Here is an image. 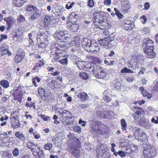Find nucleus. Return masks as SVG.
<instances>
[{
    "mask_svg": "<svg viewBox=\"0 0 158 158\" xmlns=\"http://www.w3.org/2000/svg\"><path fill=\"white\" fill-rule=\"evenodd\" d=\"M4 19L6 20L9 28L11 27L15 22L14 19L11 17H9L6 19Z\"/></svg>",
    "mask_w": 158,
    "mask_h": 158,
    "instance_id": "16",
    "label": "nucleus"
},
{
    "mask_svg": "<svg viewBox=\"0 0 158 158\" xmlns=\"http://www.w3.org/2000/svg\"><path fill=\"white\" fill-rule=\"evenodd\" d=\"M86 63L85 62L78 61L77 62V67L81 70H83L85 69Z\"/></svg>",
    "mask_w": 158,
    "mask_h": 158,
    "instance_id": "21",
    "label": "nucleus"
},
{
    "mask_svg": "<svg viewBox=\"0 0 158 158\" xmlns=\"http://www.w3.org/2000/svg\"><path fill=\"white\" fill-rule=\"evenodd\" d=\"M105 25V23L104 22L103 24L99 25V28L101 29H106L108 28L107 26V25Z\"/></svg>",
    "mask_w": 158,
    "mask_h": 158,
    "instance_id": "58",
    "label": "nucleus"
},
{
    "mask_svg": "<svg viewBox=\"0 0 158 158\" xmlns=\"http://www.w3.org/2000/svg\"><path fill=\"white\" fill-rule=\"evenodd\" d=\"M39 10L38 9H36L34 11L35 12L34 13L33 15H31L29 18V20L31 22H32L40 17L41 16V14L39 12Z\"/></svg>",
    "mask_w": 158,
    "mask_h": 158,
    "instance_id": "13",
    "label": "nucleus"
},
{
    "mask_svg": "<svg viewBox=\"0 0 158 158\" xmlns=\"http://www.w3.org/2000/svg\"><path fill=\"white\" fill-rule=\"evenodd\" d=\"M69 17L71 18L72 17H73L75 19H77L78 18V16L76 14L74 13H73L71 14L70 15H69Z\"/></svg>",
    "mask_w": 158,
    "mask_h": 158,
    "instance_id": "60",
    "label": "nucleus"
},
{
    "mask_svg": "<svg viewBox=\"0 0 158 158\" xmlns=\"http://www.w3.org/2000/svg\"><path fill=\"white\" fill-rule=\"evenodd\" d=\"M69 37L67 36L66 34L64 33L60 38L59 42L66 43L69 41Z\"/></svg>",
    "mask_w": 158,
    "mask_h": 158,
    "instance_id": "25",
    "label": "nucleus"
},
{
    "mask_svg": "<svg viewBox=\"0 0 158 158\" xmlns=\"http://www.w3.org/2000/svg\"><path fill=\"white\" fill-rule=\"evenodd\" d=\"M13 38L14 40H16L18 42L20 41L21 40V39L20 37L19 36L17 35L16 34H14L13 35Z\"/></svg>",
    "mask_w": 158,
    "mask_h": 158,
    "instance_id": "53",
    "label": "nucleus"
},
{
    "mask_svg": "<svg viewBox=\"0 0 158 158\" xmlns=\"http://www.w3.org/2000/svg\"><path fill=\"white\" fill-rule=\"evenodd\" d=\"M26 147L28 148H31V147H36V145L34 144L32 142H29L27 143L26 144Z\"/></svg>",
    "mask_w": 158,
    "mask_h": 158,
    "instance_id": "52",
    "label": "nucleus"
},
{
    "mask_svg": "<svg viewBox=\"0 0 158 158\" xmlns=\"http://www.w3.org/2000/svg\"><path fill=\"white\" fill-rule=\"evenodd\" d=\"M15 135L16 137L21 140L23 141L25 140V136L21 132H16L15 133Z\"/></svg>",
    "mask_w": 158,
    "mask_h": 158,
    "instance_id": "27",
    "label": "nucleus"
},
{
    "mask_svg": "<svg viewBox=\"0 0 158 158\" xmlns=\"http://www.w3.org/2000/svg\"><path fill=\"white\" fill-rule=\"evenodd\" d=\"M35 153L38 156V158H45L44 154L42 150L38 152H36Z\"/></svg>",
    "mask_w": 158,
    "mask_h": 158,
    "instance_id": "43",
    "label": "nucleus"
},
{
    "mask_svg": "<svg viewBox=\"0 0 158 158\" xmlns=\"http://www.w3.org/2000/svg\"><path fill=\"white\" fill-rule=\"evenodd\" d=\"M53 145L52 143H48L45 144L44 146V148L46 150H47L50 151V152H53L52 149Z\"/></svg>",
    "mask_w": 158,
    "mask_h": 158,
    "instance_id": "23",
    "label": "nucleus"
},
{
    "mask_svg": "<svg viewBox=\"0 0 158 158\" xmlns=\"http://www.w3.org/2000/svg\"><path fill=\"white\" fill-rule=\"evenodd\" d=\"M103 69L102 67L99 65H95L93 67L92 71L94 74L97 75L98 72L103 71Z\"/></svg>",
    "mask_w": 158,
    "mask_h": 158,
    "instance_id": "19",
    "label": "nucleus"
},
{
    "mask_svg": "<svg viewBox=\"0 0 158 158\" xmlns=\"http://www.w3.org/2000/svg\"><path fill=\"white\" fill-rule=\"evenodd\" d=\"M137 149H138L137 146L136 145L132 144V146H131V149H126V151H127V150H130V152L131 151V150L132 151H135V150H137ZM129 151H128V152H126V153H127V154L128 153L129 154Z\"/></svg>",
    "mask_w": 158,
    "mask_h": 158,
    "instance_id": "41",
    "label": "nucleus"
},
{
    "mask_svg": "<svg viewBox=\"0 0 158 158\" xmlns=\"http://www.w3.org/2000/svg\"><path fill=\"white\" fill-rule=\"evenodd\" d=\"M89 105L88 104H80L79 105V107L81 109H85L89 107Z\"/></svg>",
    "mask_w": 158,
    "mask_h": 158,
    "instance_id": "54",
    "label": "nucleus"
},
{
    "mask_svg": "<svg viewBox=\"0 0 158 158\" xmlns=\"http://www.w3.org/2000/svg\"><path fill=\"white\" fill-rule=\"evenodd\" d=\"M46 38V36L45 32L42 30H40L37 33V41L41 40H42L45 39Z\"/></svg>",
    "mask_w": 158,
    "mask_h": 158,
    "instance_id": "12",
    "label": "nucleus"
},
{
    "mask_svg": "<svg viewBox=\"0 0 158 158\" xmlns=\"http://www.w3.org/2000/svg\"><path fill=\"white\" fill-rule=\"evenodd\" d=\"M80 75L81 78L85 80H86V79H87L89 77V76L85 72H81Z\"/></svg>",
    "mask_w": 158,
    "mask_h": 158,
    "instance_id": "39",
    "label": "nucleus"
},
{
    "mask_svg": "<svg viewBox=\"0 0 158 158\" xmlns=\"http://www.w3.org/2000/svg\"><path fill=\"white\" fill-rule=\"evenodd\" d=\"M71 112H70L69 111L66 110H64L61 113L62 115L64 117H65V116H64V115H68L70 114V113Z\"/></svg>",
    "mask_w": 158,
    "mask_h": 158,
    "instance_id": "62",
    "label": "nucleus"
},
{
    "mask_svg": "<svg viewBox=\"0 0 158 158\" xmlns=\"http://www.w3.org/2000/svg\"><path fill=\"white\" fill-rule=\"evenodd\" d=\"M68 59L67 58H65L62 59H61L60 61V62L61 64L66 65H67L68 62Z\"/></svg>",
    "mask_w": 158,
    "mask_h": 158,
    "instance_id": "48",
    "label": "nucleus"
},
{
    "mask_svg": "<svg viewBox=\"0 0 158 158\" xmlns=\"http://www.w3.org/2000/svg\"><path fill=\"white\" fill-rule=\"evenodd\" d=\"M74 129L76 132L80 133L81 132V128L79 126H75Z\"/></svg>",
    "mask_w": 158,
    "mask_h": 158,
    "instance_id": "63",
    "label": "nucleus"
},
{
    "mask_svg": "<svg viewBox=\"0 0 158 158\" xmlns=\"http://www.w3.org/2000/svg\"><path fill=\"white\" fill-rule=\"evenodd\" d=\"M139 89L144 97H147L148 99L151 98L152 97V95L151 94L149 93L146 90L144 89L143 86L139 88Z\"/></svg>",
    "mask_w": 158,
    "mask_h": 158,
    "instance_id": "14",
    "label": "nucleus"
},
{
    "mask_svg": "<svg viewBox=\"0 0 158 158\" xmlns=\"http://www.w3.org/2000/svg\"><path fill=\"white\" fill-rule=\"evenodd\" d=\"M45 91L44 89L41 88H39L38 89V94L40 96L44 95Z\"/></svg>",
    "mask_w": 158,
    "mask_h": 158,
    "instance_id": "50",
    "label": "nucleus"
},
{
    "mask_svg": "<svg viewBox=\"0 0 158 158\" xmlns=\"http://www.w3.org/2000/svg\"><path fill=\"white\" fill-rule=\"evenodd\" d=\"M114 10L115 11V14L118 19H120L123 18V15L118 9L116 8H114Z\"/></svg>",
    "mask_w": 158,
    "mask_h": 158,
    "instance_id": "35",
    "label": "nucleus"
},
{
    "mask_svg": "<svg viewBox=\"0 0 158 158\" xmlns=\"http://www.w3.org/2000/svg\"><path fill=\"white\" fill-rule=\"evenodd\" d=\"M71 27L74 31H77L79 27L78 25L77 24H73L71 26Z\"/></svg>",
    "mask_w": 158,
    "mask_h": 158,
    "instance_id": "49",
    "label": "nucleus"
},
{
    "mask_svg": "<svg viewBox=\"0 0 158 158\" xmlns=\"http://www.w3.org/2000/svg\"><path fill=\"white\" fill-rule=\"evenodd\" d=\"M140 19L142 22L143 24L145 23L147 20V19L145 15H142L140 17Z\"/></svg>",
    "mask_w": 158,
    "mask_h": 158,
    "instance_id": "59",
    "label": "nucleus"
},
{
    "mask_svg": "<svg viewBox=\"0 0 158 158\" xmlns=\"http://www.w3.org/2000/svg\"><path fill=\"white\" fill-rule=\"evenodd\" d=\"M56 82L55 80H52L49 84V86L52 89H54L56 88Z\"/></svg>",
    "mask_w": 158,
    "mask_h": 158,
    "instance_id": "45",
    "label": "nucleus"
},
{
    "mask_svg": "<svg viewBox=\"0 0 158 158\" xmlns=\"http://www.w3.org/2000/svg\"><path fill=\"white\" fill-rule=\"evenodd\" d=\"M90 24V21H85L83 23V26L85 27H88Z\"/></svg>",
    "mask_w": 158,
    "mask_h": 158,
    "instance_id": "61",
    "label": "nucleus"
},
{
    "mask_svg": "<svg viewBox=\"0 0 158 158\" xmlns=\"http://www.w3.org/2000/svg\"><path fill=\"white\" fill-rule=\"evenodd\" d=\"M107 112L103 110H98L97 112V114L98 116L100 118H106V117Z\"/></svg>",
    "mask_w": 158,
    "mask_h": 158,
    "instance_id": "18",
    "label": "nucleus"
},
{
    "mask_svg": "<svg viewBox=\"0 0 158 158\" xmlns=\"http://www.w3.org/2000/svg\"><path fill=\"white\" fill-rule=\"evenodd\" d=\"M141 113L139 111H137L133 114V116L135 120H137L141 117Z\"/></svg>",
    "mask_w": 158,
    "mask_h": 158,
    "instance_id": "34",
    "label": "nucleus"
},
{
    "mask_svg": "<svg viewBox=\"0 0 158 158\" xmlns=\"http://www.w3.org/2000/svg\"><path fill=\"white\" fill-rule=\"evenodd\" d=\"M130 8V6L129 4L127 3H125L123 6L122 9L125 12H128Z\"/></svg>",
    "mask_w": 158,
    "mask_h": 158,
    "instance_id": "36",
    "label": "nucleus"
},
{
    "mask_svg": "<svg viewBox=\"0 0 158 158\" xmlns=\"http://www.w3.org/2000/svg\"><path fill=\"white\" fill-rule=\"evenodd\" d=\"M133 22L129 20H126L124 21L123 26L124 28L127 30H131L134 26Z\"/></svg>",
    "mask_w": 158,
    "mask_h": 158,
    "instance_id": "8",
    "label": "nucleus"
},
{
    "mask_svg": "<svg viewBox=\"0 0 158 158\" xmlns=\"http://www.w3.org/2000/svg\"><path fill=\"white\" fill-rule=\"evenodd\" d=\"M120 123L122 130L123 131L126 130L127 128V124L124 119H122L121 120Z\"/></svg>",
    "mask_w": 158,
    "mask_h": 158,
    "instance_id": "31",
    "label": "nucleus"
},
{
    "mask_svg": "<svg viewBox=\"0 0 158 158\" xmlns=\"http://www.w3.org/2000/svg\"><path fill=\"white\" fill-rule=\"evenodd\" d=\"M122 73H133V72L131 70L127 68H125L123 69L121 71Z\"/></svg>",
    "mask_w": 158,
    "mask_h": 158,
    "instance_id": "47",
    "label": "nucleus"
},
{
    "mask_svg": "<svg viewBox=\"0 0 158 158\" xmlns=\"http://www.w3.org/2000/svg\"><path fill=\"white\" fill-rule=\"evenodd\" d=\"M111 38H105L98 40V43L101 45L105 47L106 48H108L111 47L112 42L113 41Z\"/></svg>",
    "mask_w": 158,
    "mask_h": 158,
    "instance_id": "5",
    "label": "nucleus"
},
{
    "mask_svg": "<svg viewBox=\"0 0 158 158\" xmlns=\"http://www.w3.org/2000/svg\"><path fill=\"white\" fill-rule=\"evenodd\" d=\"M0 85L4 88H7L9 86V84L7 81L5 80L1 81Z\"/></svg>",
    "mask_w": 158,
    "mask_h": 158,
    "instance_id": "38",
    "label": "nucleus"
},
{
    "mask_svg": "<svg viewBox=\"0 0 158 158\" xmlns=\"http://www.w3.org/2000/svg\"><path fill=\"white\" fill-rule=\"evenodd\" d=\"M26 9L27 11L31 12L33 10L34 11L35 9H37V8L35 6L32 5L31 4H29L27 6Z\"/></svg>",
    "mask_w": 158,
    "mask_h": 158,
    "instance_id": "33",
    "label": "nucleus"
},
{
    "mask_svg": "<svg viewBox=\"0 0 158 158\" xmlns=\"http://www.w3.org/2000/svg\"><path fill=\"white\" fill-rule=\"evenodd\" d=\"M94 19L96 21H98V20H101L102 17V15L98 12L94 13Z\"/></svg>",
    "mask_w": 158,
    "mask_h": 158,
    "instance_id": "30",
    "label": "nucleus"
},
{
    "mask_svg": "<svg viewBox=\"0 0 158 158\" xmlns=\"http://www.w3.org/2000/svg\"><path fill=\"white\" fill-rule=\"evenodd\" d=\"M18 20H19V22H23L25 20V18L23 15H20L19 16V17L18 18Z\"/></svg>",
    "mask_w": 158,
    "mask_h": 158,
    "instance_id": "64",
    "label": "nucleus"
},
{
    "mask_svg": "<svg viewBox=\"0 0 158 158\" xmlns=\"http://www.w3.org/2000/svg\"><path fill=\"white\" fill-rule=\"evenodd\" d=\"M106 73L103 70V71L98 72V74L97 75H95V76L98 78H103L106 76Z\"/></svg>",
    "mask_w": 158,
    "mask_h": 158,
    "instance_id": "37",
    "label": "nucleus"
},
{
    "mask_svg": "<svg viewBox=\"0 0 158 158\" xmlns=\"http://www.w3.org/2000/svg\"><path fill=\"white\" fill-rule=\"evenodd\" d=\"M140 142H145L147 140V137L146 134L144 132H142L139 139Z\"/></svg>",
    "mask_w": 158,
    "mask_h": 158,
    "instance_id": "22",
    "label": "nucleus"
},
{
    "mask_svg": "<svg viewBox=\"0 0 158 158\" xmlns=\"http://www.w3.org/2000/svg\"><path fill=\"white\" fill-rule=\"evenodd\" d=\"M41 79V78L39 77H36L33 78L32 80V82L34 84V85L35 87H36L37 86L36 84V81L37 82H39L40 81Z\"/></svg>",
    "mask_w": 158,
    "mask_h": 158,
    "instance_id": "40",
    "label": "nucleus"
},
{
    "mask_svg": "<svg viewBox=\"0 0 158 158\" xmlns=\"http://www.w3.org/2000/svg\"><path fill=\"white\" fill-rule=\"evenodd\" d=\"M9 49V47L8 45L6 44H4L2 45L0 48V52H1V53H4L6 52V51Z\"/></svg>",
    "mask_w": 158,
    "mask_h": 158,
    "instance_id": "32",
    "label": "nucleus"
},
{
    "mask_svg": "<svg viewBox=\"0 0 158 158\" xmlns=\"http://www.w3.org/2000/svg\"><path fill=\"white\" fill-rule=\"evenodd\" d=\"M10 123L12 127L14 129L19 128L20 125L19 120L16 117H11Z\"/></svg>",
    "mask_w": 158,
    "mask_h": 158,
    "instance_id": "7",
    "label": "nucleus"
},
{
    "mask_svg": "<svg viewBox=\"0 0 158 158\" xmlns=\"http://www.w3.org/2000/svg\"><path fill=\"white\" fill-rule=\"evenodd\" d=\"M13 154L15 156H17L19 154V150L17 148H15L13 151Z\"/></svg>",
    "mask_w": 158,
    "mask_h": 158,
    "instance_id": "51",
    "label": "nucleus"
},
{
    "mask_svg": "<svg viewBox=\"0 0 158 158\" xmlns=\"http://www.w3.org/2000/svg\"><path fill=\"white\" fill-rule=\"evenodd\" d=\"M138 123L141 126L146 128H148L150 126L149 120L145 118L140 119L138 121Z\"/></svg>",
    "mask_w": 158,
    "mask_h": 158,
    "instance_id": "10",
    "label": "nucleus"
},
{
    "mask_svg": "<svg viewBox=\"0 0 158 158\" xmlns=\"http://www.w3.org/2000/svg\"><path fill=\"white\" fill-rule=\"evenodd\" d=\"M73 140L71 148V152L74 157L78 158L80 155V141L77 137H74Z\"/></svg>",
    "mask_w": 158,
    "mask_h": 158,
    "instance_id": "2",
    "label": "nucleus"
},
{
    "mask_svg": "<svg viewBox=\"0 0 158 158\" xmlns=\"http://www.w3.org/2000/svg\"><path fill=\"white\" fill-rule=\"evenodd\" d=\"M13 4L16 7H21L24 3L21 0H13Z\"/></svg>",
    "mask_w": 158,
    "mask_h": 158,
    "instance_id": "29",
    "label": "nucleus"
},
{
    "mask_svg": "<svg viewBox=\"0 0 158 158\" xmlns=\"http://www.w3.org/2000/svg\"><path fill=\"white\" fill-rule=\"evenodd\" d=\"M87 3L88 6L90 7H92L94 6V2L93 0H88Z\"/></svg>",
    "mask_w": 158,
    "mask_h": 158,
    "instance_id": "55",
    "label": "nucleus"
},
{
    "mask_svg": "<svg viewBox=\"0 0 158 158\" xmlns=\"http://www.w3.org/2000/svg\"><path fill=\"white\" fill-rule=\"evenodd\" d=\"M24 57L23 55H16L15 58V61L17 63H18L22 60Z\"/></svg>",
    "mask_w": 158,
    "mask_h": 158,
    "instance_id": "26",
    "label": "nucleus"
},
{
    "mask_svg": "<svg viewBox=\"0 0 158 158\" xmlns=\"http://www.w3.org/2000/svg\"><path fill=\"white\" fill-rule=\"evenodd\" d=\"M143 152L144 157L147 158L154 157L156 153V148L151 145H146L144 147Z\"/></svg>",
    "mask_w": 158,
    "mask_h": 158,
    "instance_id": "4",
    "label": "nucleus"
},
{
    "mask_svg": "<svg viewBox=\"0 0 158 158\" xmlns=\"http://www.w3.org/2000/svg\"><path fill=\"white\" fill-rule=\"evenodd\" d=\"M75 2H67V4L66 5L65 8L67 9H70L72 8L73 6L74 5Z\"/></svg>",
    "mask_w": 158,
    "mask_h": 158,
    "instance_id": "42",
    "label": "nucleus"
},
{
    "mask_svg": "<svg viewBox=\"0 0 158 158\" xmlns=\"http://www.w3.org/2000/svg\"><path fill=\"white\" fill-rule=\"evenodd\" d=\"M134 129L135 131L133 134V136L135 139L138 140L142 132L140 128L137 127H135Z\"/></svg>",
    "mask_w": 158,
    "mask_h": 158,
    "instance_id": "15",
    "label": "nucleus"
},
{
    "mask_svg": "<svg viewBox=\"0 0 158 158\" xmlns=\"http://www.w3.org/2000/svg\"><path fill=\"white\" fill-rule=\"evenodd\" d=\"M81 44L85 50L89 51V49L90 45H91V41L87 38H85L81 41Z\"/></svg>",
    "mask_w": 158,
    "mask_h": 158,
    "instance_id": "9",
    "label": "nucleus"
},
{
    "mask_svg": "<svg viewBox=\"0 0 158 158\" xmlns=\"http://www.w3.org/2000/svg\"><path fill=\"white\" fill-rule=\"evenodd\" d=\"M66 47L64 44H58L55 43L52 44L51 47V49L52 51H58L57 52L60 53L61 52H60L59 51H63L65 50Z\"/></svg>",
    "mask_w": 158,
    "mask_h": 158,
    "instance_id": "6",
    "label": "nucleus"
},
{
    "mask_svg": "<svg viewBox=\"0 0 158 158\" xmlns=\"http://www.w3.org/2000/svg\"><path fill=\"white\" fill-rule=\"evenodd\" d=\"M154 43L152 40L149 38H146L143 40V47L144 52L146 54V57L150 59L154 58L156 55L153 52Z\"/></svg>",
    "mask_w": 158,
    "mask_h": 158,
    "instance_id": "1",
    "label": "nucleus"
},
{
    "mask_svg": "<svg viewBox=\"0 0 158 158\" xmlns=\"http://www.w3.org/2000/svg\"><path fill=\"white\" fill-rule=\"evenodd\" d=\"M106 93V91L103 93V94H104V96L103 98V99H104V101L105 102H110L111 100V98H110L109 96H107V95H106L105 94Z\"/></svg>",
    "mask_w": 158,
    "mask_h": 158,
    "instance_id": "46",
    "label": "nucleus"
},
{
    "mask_svg": "<svg viewBox=\"0 0 158 158\" xmlns=\"http://www.w3.org/2000/svg\"><path fill=\"white\" fill-rule=\"evenodd\" d=\"M151 122L155 124L158 123V116L154 117L151 119Z\"/></svg>",
    "mask_w": 158,
    "mask_h": 158,
    "instance_id": "57",
    "label": "nucleus"
},
{
    "mask_svg": "<svg viewBox=\"0 0 158 158\" xmlns=\"http://www.w3.org/2000/svg\"><path fill=\"white\" fill-rule=\"evenodd\" d=\"M99 48L98 47H95L94 45H90L89 49V51H98L99 50Z\"/></svg>",
    "mask_w": 158,
    "mask_h": 158,
    "instance_id": "44",
    "label": "nucleus"
},
{
    "mask_svg": "<svg viewBox=\"0 0 158 158\" xmlns=\"http://www.w3.org/2000/svg\"><path fill=\"white\" fill-rule=\"evenodd\" d=\"M78 96L83 101H87L89 98L87 94L85 92L80 93L78 94Z\"/></svg>",
    "mask_w": 158,
    "mask_h": 158,
    "instance_id": "17",
    "label": "nucleus"
},
{
    "mask_svg": "<svg viewBox=\"0 0 158 158\" xmlns=\"http://www.w3.org/2000/svg\"><path fill=\"white\" fill-rule=\"evenodd\" d=\"M142 57V55L141 54H138L137 56L135 55L133 57V58L134 59L135 62L137 64H140L142 62L141 58Z\"/></svg>",
    "mask_w": 158,
    "mask_h": 158,
    "instance_id": "24",
    "label": "nucleus"
},
{
    "mask_svg": "<svg viewBox=\"0 0 158 158\" xmlns=\"http://www.w3.org/2000/svg\"><path fill=\"white\" fill-rule=\"evenodd\" d=\"M65 31L58 30L56 31L54 35L55 39L57 41L60 42V38L63 34H64Z\"/></svg>",
    "mask_w": 158,
    "mask_h": 158,
    "instance_id": "11",
    "label": "nucleus"
},
{
    "mask_svg": "<svg viewBox=\"0 0 158 158\" xmlns=\"http://www.w3.org/2000/svg\"><path fill=\"white\" fill-rule=\"evenodd\" d=\"M105 127L106 128V127L102 124L99 121H97L94 122L92 127V129L93 132L96 134L105 135L107 133V131H102L101 129L102 128H104Z\"/></svg>",
    "mask_w": 158,
    "mask_h": 158,
    "instance_id": "3",
    "label": "nucleus"
},
{
    "mask_svg": "<svg viewBox=\"0 0 158 158\" xmlns=\"http://www.w3.org/2000/svg\"><path fill=\"white\" fill-rule=\"evenodd\" d=\"M128 62L129 64V67L130 68H134V67L137 65L134 58H131V60H128Z\"/></svg>",
    "mask_w": 158,
    "mask_h": 158,
    "instance_id": "28",
    "label": "nucleus"
},
{
    "mask_svg": "<svg viewBox=\"0 0 158 158\" xmlns=\"http://www.w3.org/2000/svg\"><path fill=\"white\" fill-rule=\"evenodd\" d=\"M9 138L7 137H1L0 140L4 143H6L8 140Z\"/></svg>",
    "mask_w": 158,
    "mask_h": 158,
    "instance_id": "56",
    "label": "nucleus"
},
{
    "mask_svg": "<svg viewBox=\"0 0 158 158\" xmlns=\"http://www.w3.org/2000/svg\"><path fill=\"white\" fill-rule=\"evenodd\" d=\"M51 21L50 17L48 15H46L44 18L43 21L44 26V27H47L49 23Z\"/></svg>",
    "mask_w": 158,
    "mask_h": 158,
    "instance_id": "20",
    "label": "nucleus"
}]
</instances>
